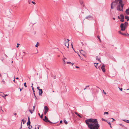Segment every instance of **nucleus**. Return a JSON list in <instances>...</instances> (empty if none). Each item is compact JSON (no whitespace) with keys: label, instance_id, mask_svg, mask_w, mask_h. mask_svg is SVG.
Returning a JSON list of instances; mask_svg holds the SVG:
<instances>
[{"label":"nucleus","instance_id":"nucleus-1","mask_svg":"<svg viewBox=\"0 0 129 129\" xmlns=\"http://www.w3.org/2000/svg\"><path fill=\"white\" fill-rule=\"evenodd\" d=\"M122 2V0H121L120 1V2H119V4L116 7L117 11H123L124 4H123Z\"/></svg>","mask_w":129,"mask_h":129},{"label":"nucleus","instance_id":"nucleus-2","mask_svg":"<svg viewBox=\"0 0 129 129\" xmlns=\"http://www.w3.org/2000/svg\"><path fill=\"white\" fill-rule=\"evenodd\" d=\"M88 127L90 129H98L100 125L98 123H90L87 125Z\"/></svg>","mask_w":129,"mask_h":129},{"label":"nucleus","instance_id":"nucleus-3","mask_svg":"<svg viewBox=\"0 0 129 129\" xmlns=\"http://www.w3.org/2000/svg\"><path fill=\"white\" fill-rule=\"evenodd\" d=\"M85 123L87 125L89 124V122L91 123H98V121L96 119L90 118L87 119L85 121Z\"/></svg>","mask_w":129,"mask_h":129},{"label":"nucleus","instance_id":"nucleus-4","mask_svg":"<svg viewBox=\"0 0 129 129\" xmlns=\"http://www.w3.org/2000/svg\"><path fill=\"white\" fill-rule=\"evenodd\" d=\"M120 27L121 28V30L122 31H124L125 29V28L126 27V26H125L124 25V24L123 23H122L121 24Z\"/></svg>","mask_w":129,"mask_h":129},{"label":"nucleus","instance_id":"nucleus-5","mask_svg":"<svg viewBox=\"0 0 129 129\" xmlns=\"http://www.w3.org/2000/svg\"><path fill=\"white\" fill-rule=\"evenodd\" d=\"M105 66L104 64H103L101 68L103 72H105Z\"/></svg>","mask_w":129,"mask_h":129},{"label":"nucleus","instance_id":"nucleus-6","mask_svg":"<svg viewBox=\"0 0 129 129\" xmlns=\"http://www.w3.org/2000/svg\"><path fill=\"white\" fill-rule=\"evenodd\" d=\"M69 41H67V42H65L64 43L65 44V45L66 47H67L68 48H69Z\"/></svg>","mask_w":129,"mask_h":129},{"label":"nucleus","instance_id":"nucleus-7","mask_svg":"<svg viewBox=\"0 0 129 129\" xmlns=\"http://www.w3.org/2000/svg\"><path fill=\"white\" fill-rule=\"evenodd\" d=\"M119 33L122 35H123L124 36H129V34H128L127 33H121V31H119Z\"/></svg>","mask_w":129,"mask_h":129},{"label":"nucleus","instance_id":"nucleus-8","mask_svg":"<svg viewBox=\"0 0 129 129\" xmlns=\"http://www.w3.org/2000/svg\"><path fill=\"white\" fill-rule=\"evenodd\" d=\"M92 18V17L90 15H89L88 16H86L85 17V18L88 20H90V18Z\"/></svg>","mask_w":129,"mask_h":129},{"label":"nucleus","instance_id":"nucleus-9","mask_svg":"<svg viewBox=\"0 0 129 129\" xmlns=\"http://www.w3.org/2000/svg\"><path fill=\"white\" fill-rule=\"evenodd\" d=\"M45 121H44L46 122H49L51 123H54L52 122H51L50 121V120H48V118H47V119H45Z\"/></svg>","mask_w":129,"mask_h":129},{"label":"nucleus","instance_id":"nucleus-10","mask_svg":"<svg viewBox=\"0 0 129 129\" xmlns=\"http://www.w3.org/2000/svg\"><path fill=\"white\" fill-rule=\"evenodd\" d=\"M40 89V90H39V95L40 96V95H41L43 93V91H42V89Z\"/></svg>","mask_w":129,"mask_h":129},{"label":"nucleus","instance_id":"nucleus-11","mask_svg":"<svg viewBox=\"0 0 129 129\" xmlns=\"http://www.w3.org/2000/svg\"><path fill=\"white\" fill-rule=\"evenodd\" d=\"M125 13L127 15H129V9L126 10L125 11Z\"/></svg>","mask_w":129,"mask_h":129},{"label":"nucleus","instance_id":"nucleus-12","mask_svg":"<svg viewBox=\"0 0 129 129\" xmlns=\"http://www.w3.org/2000/svg\"><path fill=\"white\" fill-rule=\"evenodd\" d=\"M44 110H45V111H48V110H49L48 108L46 106H45L44 108Z\"/></svg>","mask_w":129,"mask_h":129},{"label":"nucleus","instance_id":"nucleus-13","mask_svg":"<svg viewBox=\"0 0 129 129\" xmlns=\"http://www.w3.org/2000/svg\"><path fill=\"white\" fill-rule=\"evenodd\" d=\"M98 56H96V60H98V61H100V62H101V61L100 60V59H101L100 58H98Z\"/></svg>","mask_w":129,"mask_h":129},{"label":"nucleus","instance_id":"nucleus-14","mask_svg":"<svg viewBox=\"0 0 129 129\" xmlns=\"http://www.w3.org/2000/svg\"><path fill=\"white\" fill-rule=\"evenodd\" d=\"M125 18L126 19H127V21H129V17L127 16H125Z\"/></svg>","mask_w":129,"mask_h":129},{"label":"nucleus","instance_id":"nucleus-15","mask_svg":"<svg viewBox=\"0 0 129 129\" xmlns=\"http://www.w3.org/2000/svg\"><path fill=\"white\" fill-rule=\"evenodd\" d=\"M40 44V43L38 42H37V44L36 45H35V46L36 47H38V46H39Z\"/></svg>","mask_w":129,"mask_h":129},{"label":"nucleus","instance_id":"nucleus-16","mask_svg":"<svg viewBox=\"0 0 129 129\" xmlns=\"http://www.w3.org/2000/svg\"><path fill=\"white\" fill-rule=\"evenodd\" d=\"M75 114L78 116L80 118H82V117L79 114H78V113L76 112L75 113Z\"/></svg>","mask_w":129,"mask_h":129},{"label":"nucleus","instance_id":"nucleus-17","mask_svg":"<svg viewBox=\"0 0 129 129\" xmlns=\"http://www.w3.org/2000/svg\"><path fill=\"white\" fill-rule=\"evenodd\" d=\"M123 120L125 122L129 123V120L125 119H123Z\"/></svg>","mask_w":129,"mask_h":129},{"label":"nucleus","instance_id":"nucleus-18","mask_svg":"<svg viewBox=\"0 0 129 129\" xmlns=\"http://www.w3.org/2000/svg\"><path fill=\"white\" fill-rule=\"evenodd\" d=\"M80 52L81 53H85V52L83 50H81L80 51Z\"/></svg>","mask_w":129,"mask_h":129},{"label":"nucleus","instance_id":"nucleus-19","mask_svg":"<svg viewBox=\"0 0 129 129\" xmlns=\"http://www.w3.org/2000/svg\"><path fill=\"white\" fill-rule=\"evenodd\" d=\"M120 16L121 17V19L124 18V16L123 14H121L120 15Z\"/></svg>","mask_w":129,"mask_h":129},{"label":"nucleus","instance_id":"nucleus-20","mask_svg":"<svg viewBox=\"0 0 129 129\" xmlns=\"http://www.w3.org/2000/svg\"><path fill=\"white\" fill-rule=\"evenodd\" d=\"M128 24V22H125L124 23V25L125 26H126V27Z\"/></svg>","mask_w":129,"mask_h":129},{"label":"nucleus","instance_id":"nucleus-21","mask_svg":"<svg viewBox=\"0 0 129 129\" xmlns=\"http://www.w3.org/2000/svg\"><path fill=\"white\" fill-rule=\"evenodd\" d=\"M27 125L28 126L29 125H30V121H28V122L27 123Z\"/></svg>","mask_w":129,"mask_h":129},{"label":"nucleus","instance_id":"nucleus-22","mask_svg":"<svg viewBox=\"0 0 129 129\" xmlns=\"http://www.w3.org/2000/svg\"><path fill=\"white\" fill-rule=\"evenodd\" d=\"M63 121L66 124H68V122L66 121L65 120H64Z\"/></svg>","mask_w":129,"mask_h":129},{"label":"nucleus","instance_id":"nucleus-23","mask_svg":"<svg viewBox=\"0 0 129 129\" xmlns=\"http://www.w3.org/2000/svg\"><path fill=\"white\" fill-rule=\"evenodd\" d=\"M29 126H28V128L29 129H31L32 128V126L31 125H29Z\"/></svg>","mask_w":129,"mask_h":129},{"label":"nucleus","instance_id":"nucleus-24","mask_svg":"<svg viewBox=\"0 0 129 129\" xmlns=\"http://www.w3.org/2000/svg\"><path fill=\"white\" fill-rule=\"evenodd\" d=\"M124 18L121 19L120 21L122 22H123L124 21Z\"/></svg>","mask_w":129,"mask_h":129},{"label":"nucleus","instance_id":"nucleus-25","mask_svg":"<svg viewBox=\"0 0 129 129\" xmlns=\"http://www.w3.org/2000/svg\"><path fill=\"white\" fill-rule=\"evenodd\" d=\"M34 96H35V99L36 100L37 99V97H36V95H35V93H34Z\"/></svg>","mask_w":129,"mask_h":129},{"label":"nucleus","instance_id":"nucleus-26","mask_svg":"<svg viewBox=\"0 0 129 129\" xmlns=\"http://www.w3.org/2000/svg\"><path fill=\"white\" fill-rule=\"evenodd\" d=\"M22 121L23 122V124H24L26 122L25 120H24L23 119L22 120Z\"/></svg>","mask_w":129,"mask_h":129},{"label":"nucleus","instance_id":"nucleus-27","mask_svg":"<svg viewBox=\"0 0 129 129\" xmlns=\"http://www.w3.org/2000/svg\"><path fill=\"white\" fill-rule=\"evenodd\" d=\"M107 122L110 125V126L111 127H112L111 126V123H110V122H108V121Z\"/></svg>","mask_w":129,"mask_h":129},{"label":"nucleus","instance_id":"nucleus-28","mask_svg":"<svg viewBox=\"0 0 129 129\" xmlns=\"http://www.w3.org/2000/svg\"><path fill=\"white\" fill-rule=\"evenodd\" d=\"M35 107H36V106H33V110H32V111H34V109L35 108Z\"/></svg>","mask_w":129,"mask_h":129},{"label":"nucleus","instance_id":"nucleus-29","mask_svg":"<svg viewBox=\"0 0 129 129\" xmlns=\"http://www.w3.org/2000/svg\"><path fill=\"white\" fill-rule=\"evenodd\" d=\"M51 76H52V77H53L54 79H55L56 78V76H53V75H51Z\"/></svg>","mask_w":129,"mask_h":129},{"label":"nucleus","instance_id":"nucleus-30","mask_svg":"<svg viewBox=\"0 0 129 129\" xmlns=\"http://www.w3.org/2000/svg\"><path fill=\"white\" fill-rule=\"evenodd\" d=\"M35 129H39V127L38 126L37 127V125H36V127H35Z\"/></svg>","mask_w":129,"mask_h":129},{"label":"nucleus","instance_id":"nucleus-31","mask_svg":"<svg viewBox=\"0 0 129 129\" xmlns=\"http://www.w3.org/2000/svg\"><path fill=\"white\" fill-rule=\"evenodd\" d=\"M24 86L25 87H27V86H26V82H25L24 83Z\"/></svg>","mask_w":129,"mask_h":129},{"label":"nucleus","instance_id":"nucleus-32","mask_svg":"<svg viewBox=\"0 0 129 129\" xmlns=\"http://www.w3.org/2000/svg\"><path fill=\"white\" fill-rule=\"evenodd\" d=\"M47 117L46 116H45V118L43 119V120L44 121H45V119H47Z\"/></svg>","mask_w":129,"mask_h":129},{"label":"nucleus","instance_id":"nucleus-33","mask_svg":"<svg viewBox=\"0 0 129 129\" xmlns=\"http://www.w3.org/2000/svg\"><path fill=\"white\" fill-rule=\"evenodd\" d=\"M108 114V112H105L104 113V114Z\"/></svg>","mask_w":129,"mask_h":129},{"label":"nucleus","instance_id":"nucleus-34","mask_svg":"<svg viewBox=\"0 0 129 129\" xmlns=\"http://www.w3.org/2000/svg\"><path fill=\"white\" fill-rule=\"evenodd\" d=\"M97 38H98V39H99V40H100V36L99 35L98 36Z\"/></svg>","mask_w":129,"mask_h":129},{"label":"nucleus","instance_id":"nucleus-35","mask_svg":"<svg viewBox=\"0 0 129 129\" xmlns=\"http://www.w3.org/2000/svg\"><path fill=\"white\" fill-rule=\"evenodd\" d=\"M20 45V44H18V43H17V46H16V47H17V48H18V47H19V45Z\"/></svg>","mask_w":129,"mask_h":129},{"label":"nucleus","instance_id":"nucleus-36","mask_svg":"<svg viewBox=\"0 0 129 129\" xmlns=\"http://www.w3.org/2000/svg\"><path fill=\"white\" fill-rule=\"evenodd\" d=\"M47 112H48V111L45 110V111L44 112V114L45 115Z\"/></svg>","mask_w":129,"mask_h":129},{"label":"nucleus","instance_id":"nucleus-37","mask_svg":"<svg viewBox=\"0 0 129 129\" xmlns=\"http://www.w3.org/2000/svg\"><path fill=\"white\" fill-rule=\"evenodd\" d=\"M119 89H120V90L121 91H122V88H120L119 87Z\"/></svg>","mask_w":129,"mask_h":129},{"label":"nucleus","instance_id":"nucleus-38","mask_svg":"<svg viewBox=\"0 0 129 129\" xmlns=\"http://www.w3.org/2000/svg\"><path fill=\"white\" fill-rule=\"evenodd\" d=\"M98 64V63H96V64L95 65V67H96V68H97V64Z\"/></svg>","mask_w":129,"mask_h":129},{"label":"nucleus","instance_id":"nucleus-39","mask_svg":"<svg viewBox=\"0 0 129 129\" xmlns=\"http://www.w3.org/2000/svg\"><path fill=\"white\" fill-rule=\"evenodd\" d=\"M80 4L82 5L83 3V2L82 1H81L80 2Z\"/></svg>","mask_w":129,"mask_h":129},{"label":"nucleus","instance_id":"nucleus-40","mask_svg":"<svg viewBox=\"0 0 129 129\" xmlns=\"http://www.w3.org/2000/svg\"><path fill=\"white\" fill-rule=\"evenodd\" d=\"M102 121H106V120L104 119H103V118H102Z\"/></svg>","mask_w":129,"mask_h":129},{"label":"nucleus","instance_id":"nucleus-41","mask_svg":"<svg viewBox=\"0 0 129 129\" xmlns=\"http://www.w3.org/2000/svg\"><path fill=\"white\" fill-rule=\"evenodd\" d=\"M28 122L30 121L29 117H28Z\"/></svg>","mask_w":129,"mask_h":129},{"label":"nucleus","instance_id":"nucleus-42","mask_svg":"<svg viewBox=\"0 0 129 129\" xmlns=\"http://www.w3.org/2000/svg\"><path fill=\"white\" fill-rule=\"evenodd\" d=\"M29 112H30V113H31V114H32L33 113V112L31 110H29Z\"/></svg>","mask_w":129,"mask_h":129},{"label":"nucleus","instance_id":"nucleus-43","mask_svg":"<svg viewBox=\"0 0 129 129\" xmlns=\"http://www.w3.org/2000/svg\"><path fill=\"white\" fill-rule=\"evenodd\" d=\"M19 89H20V91H21L23 89V88H19Z\"/></svg>","mask_w":129,"mask_h":129},{"label":"nucleus","instance_id":"nucleus-44","mask_svg":"<svg viewBox=\"0 0 129 129\" xmlns=\"http://www.w3.org/2000/svg\"><path fill=\"white\" fill-rule=\"evenodd\" d=\"M31 3L34 5H35L36 4V3L35 2H34L32 1L31 2Z\"/></svg>","mask_w":129,"mask_h":129},{"label":"nucleus","instance_id":"nucleus-45","mask_svg":"<svg viewBox=\"0 0 129 129\" xmlns=\"http://www.w3.org/2000/svg\"><path fill=\"white\" fill-rule=\"evenodd\" d=\"M2 82H4V84H5V81H4V80L3 79L2 81Z\"/></svg>","mask_w":129,"mask_h":129},{"label":"nucleus","instance_id":"nucleus-46","mask_svg":"<svg viewBox=\"0 0 129 129\" xmlns=\"http://www.w3.org/2000/svg\"><path fill=\"white\" fill-rule=\"evenodd\" d=\"M103 92H104V93L106 95V92H105L104 90H103Z\"/></svg>","mask_w":129,"mask_h":129},{"label":"nucleus","instance_id":"nucleus-47","mask_svg":"<svg viewBox=\"0 0 129 129\" xmlns=\"http://www.w3.org/2000/svg\"><path fill=\"white\" fill-rule=\"evenodd\" d=\"M119 125H120V126H124V125H122V124H119Z\"/></svg>","mask_w":129,"mask_h":129},{"label":"nucleus","instance_id":"nucleus-48","mask_svg":"<svg viewBox=\"0 0 129 129\" xmlns=\"http://www.w3.org/2000/svg\"><path fill=\"white\" fill-rule=\"evenodd\" d=\"M67 64H69V63H71V62H69V61L67 62Z\"/></svg>","mask_w":129,"mask_h":129},{"label":"nucleus","instance_id":"nucleus-49","mask_svg":"<svg viewBox=\"0 0 129 129\" xmlns=\"http://www.w3.org/2000/svg\"><path fill=\"white\" fill-rule=\"evenodd\" d=\"M37 89L39 90V89H40V87L39 86H38L37 87Z\"/></svg>","mask_w":129,"mask_h":129},{"label":"nucleus","instance_id":"nucleus-50","mask_svg":"<svg viewBox=\"0 0 129 129\" xmlns=\"http://www.w3.org/2000/svg\"><path fill=\"white\" fill-rule=\"evenodd\" d=\"M40 117L41 118H43V114H42L40 116Z\"/></svg>","mask_w":129,"mask_h":129},{"label":"nucleus","instance_id":"nucleus-51","mask_svg":"<svg viewBox=\"0 0 129 129\" xmlns=\"http://www.w3.org/2000/svg\"><path fill=\"white\" fill-rule=\"evenodd\" d=\"M32 90H33V91L34 92V93H35V91L34 90V88L33 87Z\"/></svg>","mask_w":129,"mask_h":129},{"label":"nucleus","instance_id":"nucleus-52","mask_svg":"<svg viewBox=\"0 0 129 129\" xmlns=\"http://www.w3.org/2000/svg\"><path fill=\"white\" fill-rule=\"evenodd\" d=\"M22 122H21V127L20 128V129H21L22 128Z\"/></svg>","mask_w":129,"mask_h":129},{"label":"nucleus","instance_id":"nucleus-53","mask_svg":"<svg viewBox=\"0 0 129 129\" xmlns=\"http://www.w3.org/2000/svg\"><path fill=\"white\" fill-rule=\"evenodd\" d=\"M62 120H60V123H62Z\"/></svg>","mask_w":129,"mask_h":129},{"label":"nucleus","instance_id":"nucleus-54","mask_svg":"<svg viewBox=\"0 0 129 129\" xmlns=\"http://www.w3.org/2000/svg\"><path fill=\"white\" fill-rule=\"evenodd\" d=\"M3 94V93L2 92H0V95H2V94Z\"/></svg>","mask_w":129,"mask_h":129},{"label":"nucleus","instance_id":"nucleus-55","mask_svg":"<svg viewBox=\"0 0 129 129\" xmlns=\"http://www.w3.org/2000/svg\"><path fill=\"white\" fill-rule=\"evenodd\" d=\"M111 119H113V120L111 122H113V120H115L114 119H113V118H111Z\"/></svg>","mask_w":129,"mask_h":129},{"label":"nucleus","instance_id":"nucleus-56","mask_svg":"<svg viewBox=\"0 0 129 129\" xmlns=\"http://www.w3.org/2000/svg\"><path fill=\"white\" fill-rule=\"evenodd\" d=\"M76 67V68H79V67H78L77 66H76V67Z\"/></svg>","mask_w":129,"mask_h":129},{"label":"nucleus","instance_id":"nucleus-57","mask_svg":"<svg viewBox=\"0 0 129 129\" xmlns=\"http://www.w3.org/2000/svg\"><path fill=\"white\" fill-rule=\"evenodd\" d=\"M89 86V85H87V86H86V88L88 87Z\"/></svg>","mask_w":129,"mask_h":129},{"label":"nucleus","instance_id":"nucleus-58","mask_svg":"<svg viewBox=\"0 0 129 129\" xmlns=\"http://www.w3.org/2000/svg\"><path fill=\"white\" fill-rule=\"evenodd\" d=\"M118 18L119 19H120V18L119 16H118Z\"/></svg>","mask_w":129,"mask_h":129},{"label":"nucleus","instance_id":"nucleus-59","mask_svg":"<svg viewBox=\"0 0 129 129\" xmlns=\"http://www.w3.org/2000/svg\"><path fill=\"white\" fill-rule=\"evenodd\" d=\"M71 45H72V48H73V49H74L73 48V45H72V43H71Z\"/></svg>","mask_w":129,"mask_h":129},{"label":"nucleus","instance_id":"nucleus-60","mask_svg":"<svg viewBox=\"0 0 129 129\" xmlns=\"http://www.w3.org/2000/svg\"><path fill=\"white\" fill-rule=\"evenodd\" d=\"M16 79H19V78L18 77H17L16 78Z\"/></svg>","mask_w":129,"mask_h":129},{"label":"nucleus","instance_id":"nucleus-61","mask_svg":"<svg viewBox=\"0 0 129 129\" xmlns=\"http://www.w3.org/2000/svg\"><path fill=\"white\" fill-rule=\"evenodd\" d=\"M13 81L14 82H15V80L14 79V80H13Z\"/></svg>","mask_w":129,"mask_h":129},{"label":"nucleus","instance_id":"nucleus-62","mask_svg":"<svg viewBox=\"0 0 129 129\" xmlns=\"http://www.w3.org/2000/svg\"><path fill=\"white\" fill-rule=\"evenodd\" d=\"M14 114L15 115H17V114L16 113H14Z\"/></svg>","mask_w":129,"mask_h":129},{"label":"nucleus","instance_id":"nucleus-63","mask_svg":"<svg viewBox=\"0 0 129 129\" xmlns=\"http://www.w3.org/2000/svg\"><path fill=\"white\" fill-rule=\"evenodd\" d=\"M38 115H39V116H40L41 115H40V114L39 113H38Z\"/></svg>","mask_w":129,"mask_h":129},{"label":"nucleus","instance_id":"nucleus-64","mask_svg":"<svg viewBox=\"0 0 129 129\" xmlns=\"http://www.w3.org/2000/svg\"><path fill=\"white\" fill-rule=\"evenodd\" d=\"M113 19H114V20H115V18L114 17H113Z\"/></svg>","mask_w":129,"mask_h":129}]
</instances>
